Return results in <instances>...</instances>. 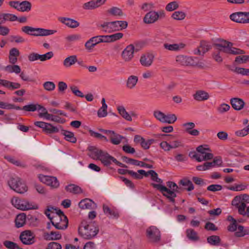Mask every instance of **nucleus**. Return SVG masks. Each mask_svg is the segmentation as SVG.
Here are the masks:
<instances>
[{
	"label": "nucleus",
	"mask_w": 249,
	"mask_h": 249,
	"mask_svg": "<svg viewBox=\"0 0 249 249\" xmlns=\"http://www.w3.org/2000/svg\"><path fill=\"white\" fill-rule=\"evenodd\" d=\"M148 176H150L151 179L155 182L151 184L154 188L159 190L169 201H175L177 194L179 193L180 190L177 184L174 181H168L166 182V186L162 184V180L158 178V174L154 170L145 171L144 177Z\"/></svg>",
	"instance_id": "obj_1"
},
{
	"label": "nucleus",
	"mask_w": 249,
	"mask_h": 249,
	"mask_svg": "<svg viewBox=\"0 0 249 249\" xmlns=\"http://www.w3.org/2000/svg\"><path fill=\"white\" fill-rule=\"evenodd\" d=\"M44 213L51 220V223L47 224L48 229H51V224L58 230H64L67 228L68 219L61 210L49 206L45 210Z\"/></svg>",
	"instance_id": "obj_2"
},
{
	"label": "nucleus",
	"mask_w": 249,
	"mask_h": 249,
	"mask_svg": "<svg viewBox=\"0 0 249 249\" xmlns=\"http://www.w3.org/2000/svg\"><path fill=\"white\" fill-rule=\"evenodd\" d=\"M231 42L223 40L215 45L216 51L213 53V58L217 62H221L223 60L220 53H224L232 54H244V51L231 47Z\"/></svg>",
	"instance_id": "obj_3"
},
{
	"label": "nucleus",
	"mask_w": 249,
	"mask_h": 249,
	"mask_svg": "<svg viewBox=\"0 0 249 249\" xmlns=\"http://www.w3.org/2000/svg\"><path fill=\"white\" fill-rule=\"evenodd\" d=\"M159 137H167L160 143V147L164 151L167 152L173 149H176L182 146V142L178 139H174L175 136L173 135L159 134Z\"/></svg>",
	"instance_id": "obj_4"
},
{
	"label": "nucleus",
	"mask_w": 249,
	"mask_h": 249,
	"mask_svg": "<svg viewBox=\"0 0 249 249\" xmlns=\"http://www.w3.org/2000/svg\"><path fill=\"white\" fill-rule=\"evenodd\" d=\"M89 156L94 160H99L105 166L109 165L114 157L111 156L107 152L97 148L90 149Z\"/></svg>",
	"instance_id": "obj_5"
},
{
	"label": "nucleus",
	"mask_w": 249,
	"mask_h": 249,
	"mask_svg": "<svg viewBox=\"0 0 249 249\" xmlns=\"http://www.w3.org/2000/svg\"><path fill=\"white\" fill-rule=\"evenodd\" d=\"M99 231L98 228L94 223L90 222L88 224L84 223L79 228V232L84 238L90 239L95 237Z\"/></svg>",
	"instance_id": "obj_6"
},
{
	"label": "nucleus",
	"mask_w": 249,
	"mask_h": 249,
	"mask_svg": "<svg viewBox=\"0 0 249 249\" xmlns=\"http://www.w3.org/2000/svg\"><path fill=\"white\" fill-rule=\"evenodd\" d=\"M127 26V22L122 20L105 22L100 25L105 32L108 33L122 30L125 29Z\"/></svg>",
	"instance_id": "obj_7"
},
{
	"label": "nucleus",
	"mask_w": 249,
	"mask_h": 249,
	"mask_svg": "<svg viewBox=\"0 0 249 249\" xmlns=\"http://www.w3.org/2000/svg\"><path fill=\"white\" fill-rule=\"evenodd\" d=\"M196 152L190 154L192 157L195 159L198 162L211 160L213 158V155L211 153L210 150L206 146H199L196 148Z\"/></svg>",
	"instance_id": "obj_8"
},
{
	"label": "nucleus",
	"mask_w": 249,
	"mask_h": 249,
	"mask_svg": "<svg viewBox=\"0 0 249 249\" xmlns=\"http://www.w3.org/2000/svg\"><path fill=\"white\" fill-rule=\"evenodd\" d=\"M153 116L158 121L163 124H172L177 120V117L175 114H165L159 110L154 111Z\"/></svg>",
	"instance_id": "obj_9"
},
{
	"label": "nucleus",
	"mask_w": 249,
	"mask_h": 249,
	"mask_svg": "<svg viewBox=\"0 0 249 249\" xmlns=\"http://www.w3.org/2000/svg\"><path fill=\"white\" fill-rule=\"evenodd\" d=\"M9 187L15 192L23 194L26 192L28 187L25 182L19 178H11L8 181Z\"/></svg>",
	"instance_id": "obj_10"
},
{
	"label": "nucleus",
	"mask_w": 249,
	"mask_h": 249,
	"mask_svg": "<svg viewBox=\"0 0 249 249\" xmlns=\"http://www.w3.org/2000/svg\"><path fill=\"white\" fill-rule=\"evenodd\" d=\"M137 45L130 44L127 46L121 53V57L125 62L131 61L134 57L135 52L139 51L137 48Z\"/></svg>",
	"instance_id": "obj_11"
},
{
	"label": "nucleus",
	"mask_w": 249,
	"mask_h": 249,
	"mask_svg": "<svg viewBox=\"0 0 249 249\" xmlns=\"http://www.w3.org/2000/svg\"><path fill=\"white\" fill-rule=\"evenodd\" d=\"M196 58L184 55H178L175 57L176 64L182 66H196Z\"/></svg>",
	"instance_id": "obj_12"
},
{
	"label": "nucleus",
	"mask_w": 249,
	"mask_h": 249,
	"mask_svg": "<svg viewBox=\"0 0 249 249\" xmlns=\"http://www.w3.org/2000/svg\"><path fill=\"white\" fill-rule=\"evenodd\" d=\"M38 178L41 182L52 188H57L59 185L57 179L54 177L39 175Z\"/></svg>",
	"instance_id": "obj_13"
},
{
	"label": "nucleus",
	"mask_w": 249,
	"mask_h": 249,
	"mask_svg": "<svg viewBox=\"0 0 249 249\" xmlns=\"http://www.w3.org/2000/svg\"><path fill=\"white\" fill-rule=\"evenodd\" d=\"M53 55L52 52H49L44 54H39L37 53H32L29 54L28 56V60L31 62H33L37 60L41 61H44L50 59Z\"/></svg>",
	"instance_id": "obj_14"
},
{
	"label": "nucleus",
	"mask_w": 249,
	"mask_h": 249,
	"mask_svg": "<svg viewBox=\"0 0 249 249\" xmlns=\"http://www.w3.org/2000/svg\"><path fill=\"white\" fill-rule=\"evenodd\" d=\"M146 234L148 238L152 242H156L160 239V232L154 226H151L147 229Z\"/></svg>",
	"instance_id": "obj_15"
},
{
	"label": "nucleus",
	"mask_w": 249,
	"mask_h": 249,
	"mask_svg": "<svg viewBox=\"0 0 249 249\" xmlns=\"http://www.w3.org/2000/svg\"><path fill=\"white\" fill-rule=\"evenodd\" d=\"M195 124L193 122H187L182 124L185 132L191 136H197L200 134V132L198 130L195 129Z\"/></svg>",
	"instance_id": "obj_16"
},
{
	"label": "nucleus",
	"mask_w": 249,
	"mask_h": 249,
	"mask_svg": "<svg viewBox=\"0 0 249 249\" xmlns=\"http://www.w3.org/2000/svg\"><path fill=\"white\" fill-rule=\"evenodd\" d=\"M178 187L180 189L179 194L182 190H185L187 191H191L194 189V186L192 182L187 178H183L180 179L178 182ZM178 193L177 194V195Z\"/></svg>",
	"instance_id": "obj_17"
},
{
	"label": "nucleus",
	"mask_w": 249,
	"mask_h": 249,
	"mask_svg": "<svg viewBox=\"0 0 249 249\" xmlns=\"http://www.w3.org/2000/svg\"><path fill=\"white\" fill-rule=\"evenodd\" d=\"M21 241L25 245L32 244L35 242V237L33 233L29 231H25L20 235Z\"/></svg>",
	"instance_id": "obj_18"
},
{
	"label": "nucleus",
	"mask_w": 249,
	"mask_h": 249,
	"mask_svg": "<svg viewBox=\"0 0 249 249\" xmlns=\"http://www.w3.org/2000/svg\"><path fill=\"white\" fill-rule=\"evenodd\" d=\"M154 56L150 53L142 54L140 59L141 64L145 67H149L153 62Z\"/></svg>",
	"instance_id": "obj_19"
},
{
	"label": "nucleus",
	"mask_w": 249,
	"mask_h": 249,
	"mask_svg": "<svg viewBox=\"0 0 249 249\" xmlns=\"http://www.w3.org/2000/svg\"><path fill=\"white\" fill-rule=\"evenodd\" d=\"M20 55V52L15 47L9 50L8 54V60L10 64H15L18 62V57Z\"/></svg>",
	"instance_id": "obj_20"
},
{
	"label": "nucleus",
	"mask_w": 249,
	"mask_h": 249,
	"mask_svg": "<svg viewBox=\"0 0 249 249\" xmlns=\"http://www.w3.org/2000/svg\"><path fill=\"white\" fill-rule=\"evenodd\" d=\"M12 204L17 209L23 211L36 210L38 208L36 203H12Z\"/></svg>",
	"instance_id": "obj_21"
},
{
	"label": "nucleus",
	"mask_w": 249,
	"mask_h": 249,
	"mask_svg": "<svg viewBox=\"0 0 249 249\" xmlns=\"http://www.w3.org/2000/svg\"><path fill=\"white\" fill-rule=\"evenodd\" d=\"M160 17L158 12L152 11L147 13L143 18V22L146 24L155 22Z\"/></svg>",
	"instance_id": "obj_22"
},
{
	"label": "nucleus",
	"mask_w": 249,
	"mask_h": 249,
	"mask_svg": "<svg viewBox=\"0 0 249 249\" xmlns=\"http://www.w3.org/2000/svg\"><path fill=\"white\" fill-rule=\"evenodd\" d=\"M55 33H56V31L54 30H49L42 28H35L33 36H46L53 35Z\"/></svg>",
	"instance_id": "obj_23"
},
{
	"label": "nucleus",
	"mask_w": 249,
	"mask_h": 249,
	"mask_svg": "<svg viewBox=\"0 0 249 249\" xmlns=\"http://www.w3.org/2000/svg\"><path fill=\"white\" fill-rule=\"evenodd\" d=\"M104 213L109 218L117 219L119 217V212L116 208H110L106 205L103 206Z\"/></svg>",
	"instance_id": "obj_24"
},
{
	"label": "nucleus",
	"mask_w": 249,
	"mask_h": 249,
	"mask_svg": "<svg viewBox=\"0 0 249 249\" xmlns=\"http://www.w3.org/2000/svg\"><path fill=\"white\" fill-rule=\"evenodd\" d=\"M100 39L99 36L91 37L85 44V48L88 51H91L98 44L100 43Z\"/></svg>",
	"instance_id": "obj_25"
},
{
	"label": "nucleus",
	"mask_w": 249,
	"mask_h": 249,
	"mask_svg": "<svg viewBox=\"0 0 249 249\" xmlns=\"http://www.w3.org/2000/svg\"><path fill=\"white\" fill-rule=\"evenodd\" d=\"M59 20L62 23L71 28H76L79 26L80 23L78 21L72 18L62 17Z\"/></svg>",
	"instance_id": "obj_26"
},
{
	"label": "nucleus",
	"mask_w": 249,
	"mask_h": 249,
	"mask_svg": "<svg viewBox=\"0 0 249 249\" xmlns=\"http://www.w3.org/2000/svg\"><path fill=\"white\" fill-rule=\"evenodd\" d=\"M193 96L195 100L198 102L207 100L210 98L209 94L203 90H197Z\"/></svg>",
	"instance_id": "obj_27"
},
{
	"label": "nucleus",
	"mask_w": 249,
	"mask_h": 249,
	"mask_svg": "<svg viewBox=\"0 0 249 249\" xmlns=\"http://www.w3.org/2000/svg\"><path fill=\"white\" fill-rule=\"evenodd\" d=\"M164 48L170 51L178 52L184 49L185 47V44L183 43L169 44L165 43L163 45Z\"/></svg>",
	"instance_id": "obj_28"
},
{
	"label": "nucleus",
	"mask_w": 249,
	"mask_h": 249,
	"mask_svg": "<svg viewBox=\"0 0 249 249\" xmlns=\"http://www.w3.org/2000/svg\"><path fill=\"white\" fill-rule=\"evenodd\" d=\"M37 106L36 110H37L38 112V117L46 120H47L48 119H50V117H52L51 114L48 112L47 109L43 106L39 104Z\"/></svg>",
	"instance_id": "obj_29"
},
{
	"label": "nucleus",
	"mask_w": 249,
	"mask_h": 249,
	"mask_svg": "<svg viewBox=\"0 0 249 249\" xmlns=\"http://www.w3.org/2000/svg\"><path fill=\"white\" fill-rule=\"evenodd\" d=\"M18 20V17L15 15L9 13H3L0 14V21L5 23L6 21H15Z\"/></svg>",
	"instance_id": "obj_30"
},
{
	"label": "nucleus",
	"mask_w": 249,
	"mask_h": 249,
	"mask_svg": "<svg viewBox=\"0 0 249 249\" xmlns=\"http://www.w3.org/2000/svg\"><path fill=\"white\" fill-rule=\"evenodd\" d=\"M77 61L76 55H72L67 57L63 62V65L66 68H69Z\"/></svg>",
	"instance_id": "obj_31"
},
{
	"label": "nucleus",
	"mask_w": 249,
	"mask_h": 249,
	"mask_svg": "<svg viewBox=\"0 0 249 249\" xmlns=\"http://www.w3.org/2000/svg\"><path fill=\"white\" fill-rule=\"evenodd\" d=\"M0 85L10 89H18L20 87V85L18 83L11 82L6 80L0 79Z\"/></svg>",
	"instance_id": "obj_32"
},
{
	"label": "nucleus",
	"mask_w": 249,
	"mask_h": 249,
	"mask_svg": "<svg viewBox=\"0 0 249 249\" xmlns=\"http://www.w3.org/2000/svg\"><path fill=\"white\" fill-rule=\"evenodd\" d=\"M231 103L232 107L237 110L242 109L244 106L245 103L241 99L235 98L231 100Z\"/></svg>",
	"instance_id": "obj_33"
},
{
	"label": "nucleus",
	"mask_w": 249,
	"mask_h": 249,
	"mask_svg": "<svg viewBox=\"0 0 249 249\" xmlns=\"http://www.w3.org/2000/svg\"><path fill=\"white\" fill-rule=\"evenodd\" d=\"M138 82V77L135 75H130L126 82V87L127 89H132L135 88Z\"/></svg>",
	"instance_id": "obj_34"
},
{
	"label": "nucleus",
	"mask_w": 249,
	"mask_h": 249,
	"mask_svg": "<svg viewBox=\"0 0 249 249\" xmlns=\"http://www.w3.org/2000/svg\"><path fill=\"white\" fill-rule=\"evenodd\" d=\"M43 237L46 240H56L61 238V235L59 232L52 231L50 232H45Z\"/></svg>",
	"instance_id": "obj_35"
},
{
	"label": "nucleus",
	"mask_w": 249,
	"mask_h": 249,
	"mask_svg": "<svg viewBox=\"0 0 249 249\" xmlns=\"http://www.w3.org/2000/svg\"><path fill=\"white\" fill-rule=\"evenodd\" d=\"M108 138L110 139V142L115 145L119 144L121 142L122 140L124 139V137L116 133L113 131Z\"/></svg>",
	"instance_id": "obj_36"
},
{
	"label": "nucleus",
	"mask_w": 249,
	"mask_h": 249,
	"mask_svg": "<svg viewBox=\"0 0 249 249\" xmlns=\"http://www.w3.org/2000/svg\"><path fill=\"white\" fill-rule=\"evenodd\" d=\"M4 70L8 73H15L16 74H19L21 72L20 67L18 65L15 64H9L7 65L4 68Z\"/></svg>",
	"instance_id": "obj_37"
},
{
	"label": "nucleus",
	"mask_w": 249,
	"mask_h": 249,
	"mask_svg": "<svg viewBox=\"0 0 249 249\" xmlns=\"http://www.w3.org/2000/svg\"><path fill=\"white\" fill-rule=\"evenodd\" d=\"M61 134L64 136V139L67 141L72 143H75L77 141L76 138L72 132L63 130L61 131Z\"/></svg>",
	"instance_id": "obj_38"
},
{
	"label": "nucleus",
	"mask_w": 249,
	"mask_h": 249,
	"mask_svg": "<svg viewBox=\"0 0 249 249\" xmlns=\"http://www.w3.org/2000/svg\"><path fill=\"white\" fill-rule=\"evenodd\" d=\"M244 13L238 12L233 13L230 15V19L236 22L244 23Z\"/></svg>",
	"instance_id": "obj_39"
},
{
	"label": "nucleus",
	"mask_w": 249,
	"mask_h": 249,
	"mask_svg": "<svg viewBox=\"0 0 249 249\" xmlns=\"http://www.w3.org/2000/svg\"><path fill=\"white\" fill-rule=\"evenodd\" d=\"M134 142L136 143L140 144L142 147L144 149L149 148L147 140L140 135H137L134 136Z\"/></svg>",
	"instance_id": "obj_40"
},
{
	"label": "nucleus",
	"mask_w": 249,
	"mask_h": 249,
	"mask_svg": "<svg viewBox=\"0 0 249 249\" xmlns=\"http://www.w3.org/2000/svg\"><path fill=\"white\" fill-rule=\"evenodd\" d=\"M101 103L102 107L99 108L97 112L98 116L100 118L105 117L107 115V105L106 103V100L104 98L102 99Z\"/></svg>",
	"instance_id": "obj_41"
},
{
	"label": "nucleus",
	"mask_w": 249,
	"mask_h": 249,
	"mask_svg": "<svg viewBox=\"0 0 249 249\" xmlns=\"http://www.w3.org/2000/svg\"><path fill=\"white\" fill-rule=\"evenodd\" d=\"M117 110L121 116L128 121L132 120L130 114H129L125 110L123 106H118L117 107Z\"/></svg>",
	"instance_id": "obj_42"
},
{
	"label": "nucleus",
	"mask_w": 249,
	"mask_h": 249,
	"mask_svg": "<svg viewBox=\"0 0 249 249\" xmlns=\"http://www.w3.org/2000/svg\"><path fill=\"white\" fill-rule=\"evenodd\" d=\"M227 220L231 222V223L228 227V230L231 232L236 231L237 226V221L232 216L229 215L227 217Z\"/></svg>",
	"instance_id": "obj_43"
},
{
	"label": "nucleus",
	"mask_w": 249,
	"mask_h": 249,
	"mask_svg": "<svg viewBox=\"0 0 249 249\" xmlns=\"http://www.w3.org/2000/svg\"><path fill=\"white\" fill-rule=\"evenodd\" d=\"M26 216L24 213L18 214L15 219L16 227L20 228L24 226L26 222Z\"/></svg>",
	"instance_id": "obj_44"
},
{
	"label": "nucleus",
	"mask_w": 249,
	"mask_h": 249,
	"mask_svg": "<svg viewBox=\"0 0 249 249\" xmlns=\"http://www.w3.org/2000/svg\"><path fill=\"white\" fill-rule=\"evenodd\" d=\"M234 232L235 236L239 237L249 234V230L245 229L244 227L241 225L237 227L236 231Z\"/></svg>",
	"instance_id": "obj_45"
},
{
	"label": "nucleus",
	"mask_w": 249,
	"mask_h": 249,
	"mask_svg": "<svg viewBox=\"0 0 249 249\" xmlns=\"http://www.w3.org/2000/svg\"><path fill=\"white\" fill-rule=\"evenodd\" d=\"M127 173L136 179H141L145 175V171L143 170H139L137 172L132 170H128Z\"/></svg>",
	"instance_id": "obj_46"
},
{
	"label": "nucleus",
	"mask_w": 249,
	"mask_h": 249,
	"mask_svg": "<svg viewBox=\"0 0 249 249\" xmlns=\"http://www.w3.org/2000/svg\"><path fill=\"white\" fill-rule=\"evenodd\" d=\"M186 235L187 238L191 241H196L199 239L197 232L191 229L186 230Z\"/></svg>",
	"instance_id": "obj_47"
},
{
	"label": "nucleus",
	"mask_w": 249,
	"mask_h": 249,
	"mask_svg": "<svg viewBox=\"0 0 249 249\" xmlns=\"http://www.w3.org/2000/svg\"><path fill=\"white\" fill-rule=\"evenodd\" d=\"M66 190L67 191L73 194H78L82 192V189L80 187L72 184L66 186Z\"/></svg>",
	"instance_id": "obj_48"
},
{
	"label": "nucleus",
	"mask_w": 249,
	"mask_h": 249,
	"mask_svg": "<svg viewBox=\"0 0 249 249\" xmlns=\"http://www.w3.org/2000/svg\"><path fill=\"white\" fill-rule=\"evenodd\" d=\"M32 5L28 1H23L20 3L19 11L29 12L31 9Z\"/></svg>",
	"instance_id": "obj_49"
},
{
	"label": "nucleus",
	"mask_w": 249,
	"mask_h": 249,
	"mask_svg": "<svg viewBox=\"0 0 249 249\" xmlns=\"http://www.w3.org/2000/svg\"><path fill=\"white\" fill-rule=\"evenodd\" d=\"M232 202H249V196L247 194H242L236 196Z\"/></svg>",
	"instance_id": "obj_50"
},
{
	"label": "nucleus",
	"mask_w": 249,
	"mask_h": 249,
	"mask_svg": "<svg viewBox=\"0 0 249 249\" xmlns=\"http://www.w3.org/2000/svg\"><path fill=\"white\" fill-rule=\"evenodd\" d=\"M220 241V237L217 235H212L207 238L208 243L213 246H218Z\"/></svg>",
	"instance_id": "obj_51"
},
{
	"label": "nucleus",
	"mask_w": 249,
	"mask_h": 249,
	"mask_svg": "<svg viewBox=\"0 0 249 249\" xmlns=\"http://www.w3.org/2000/svg\"><path fill=\"white\" fill-rule=\"evenodd\" d=\"M186 17V14L181 11L174 12L171 16V18L176 20H183Z\"/></svg>",
	"instance_id": "obj_52"
},
{
	"label": "nucleus",
	"mask_w": 249,
	"mask_h": 249,
	"mask_svg": "<svg viewBox=\"0 0 249 249\" xmlns=\"http://www.w3.org/2000/svg\"><path fill=\"white\" fill-rule=\"evenodd\" d=\"M107 13L114 16H122L124 15L122 10L117 7H112L108 9Z\"/></svg>",
	"instance_id": "obj_53"
},
{
	"label": "nucleus",
	"mask_w": 249,
	"mask_h": 249,
	"mask_svg": "<svg viewBox=\"0 0 249 249\" xmlns=\"http://www.w3.org/2000/svg\"><path fill=\"white\" fill-rule=\"evenodd\" d=\"M59 128L57 126L52 125L51 124L48 123V125L46 126L44 132L46 134H53L59 132Z\"/></svg>",
	"instance_id": "obj_54"
},
{
	"label": "nucleus",
	"mask_w": 249,
	"mask_h": 249,
	"mask_svg": "<svg viewBox=\"0 0 249 249\" xmlns=\"http://www.w3.org/2000/svg\"><path fill=\"white\" fill-rule=\"evenodd\" d=\"M43 87L45 90L47 91L51 92L55 89V85L54 82L52 81H46L43 84Z\"/></svg>",
	"instance_id": "obj_55"
},
{
	"label": "nucleus",
	"mask_w": 249,
	"mask_h": 249,
	"mask_svg": "<svg viewBox=\"0 0 249 249\" xmlns=\"http://www.w3.org/2000/svg\"><path fill=\"white\" fill-rule=\"evenodd\" d=\"M199 47L202 53V54H204L207 52H208L211 48L210 43L205 41H202L200 42Z\"/></svg>",
	"instance_id": "obj_56"
},
{
	"label": "nucleus",
	"mask_w": 249,
	"mask_h": 249,
	"mask_svg": "<svg viewBox=\"0 0 249 249\" xmlns=\"http://www.w3.org/2000/svg\"><path fill=\"white\" fill-rule=\"evenodd\" d=\"M98 7L95 0H91L85 3L83 5V9L85 10H91Z\"/></svg>",
	"instance_id": "obj_57"
},
{
	"label": "nucleus",
	"mask_w": 249,
	"mask_h": 249,
	"mask_svg": "<svg viewBox=\"0 0 249 249\" xmlns=\"http://www.w3.org/2000/svg\"><path fill=\"white\" fill-rule=\"evenodd\" d=\"M68 42H74L81 39V36L78 34H72L67 36L65 38Z\"/></svg>",
	"instance_id": "obj_58"
},
{
	"label": "nucleus",
	"mask_w": 249,
	"mask_h": 249,
	"mask_svg": "<svg viewBox=\"0 0 249 249\" xmlns=\"http://www.w3.org/2000/svg\"><path fill=\"white\" fill-rule=\"evenodd\" d=\"M249 61V55H239L236 57L235 62L238 64L245 63Z\"/></svg>",
	"instance_id": "obj_59"
},
{
	"label": "nucleus",
	"mask_w": 249,
	"mask_h": 249,
	"mask_svg": "<svg viewBox=\"0 0 249 249\" xmlns=\"http://www.w3.org/2000/svg\"><path fill=\"white\" fill-rule=\"evenodd\" d=\"M230 109V106L227 104L223 103L219 105L217 107V110L219 113L222 114L229 111Z\"/></svg>",
	"instance_id": "obj_60"
},
{
	"label": "nucleus",
	"mask_w": 249,
	"mask_h": 249,
	"mask_svg": "<svg viewBox=\"0 0 249 249\" xmlns=\"http://www.w3.org/2000/svg\"><path fill=\"white\" fill-rule=\"evenodd\" d=\"M178 7V4L177 1H172L167 4L165 9L167 11H173Z\"/></svg>",
	"instance_id": "obj_61"
},
{
	"label": "nucleus",
	"mask_w": 249,
	"mask_h": 249,
	"mask_svg": "<svg viewBox=\"0 0 249 249\" xmlns=\"http://www.w3.org/2000/svg\"><path fill=\"white\" fill-rule=\"evenodd\" d=\"M233 71L237 74H240L243 75L249 76V69L244 68L236 67L233 70Z\"/></svg>",
	"instance_id": "obj_62"
},
{
	"label": "nucleus",
	"mask_w": 249,
	"mask_h": 249,
	"mask_svg": "<svg viewBox=\"0 0 249 249\" xmlns=\"http://www.w3.org/2000/svg\"><path fill=\"white\" fill-rule=\"evenodd\" d=\"M58 91L61 94H64L65 91L68 88L67 84L63 81H60L58 83Z\"/></svg>",
	"instance_id": "obj_63"
},
{
	"label": "nucleus",
	"mask_w": 249,
	"mask_h": 249,
	"mask_svg": "<svg viewBox=\"0 0 249 249\" xmlns=\"http://www.w3.org/2000/svg\"><path fill=\"white\" fill-rule=\"evenodd\" d=\"M3 244L6 248L9 249H21L16 243L11 241H6Z\"/></svg>",
	"instance_id": "obj_64"
}]
</instances>
